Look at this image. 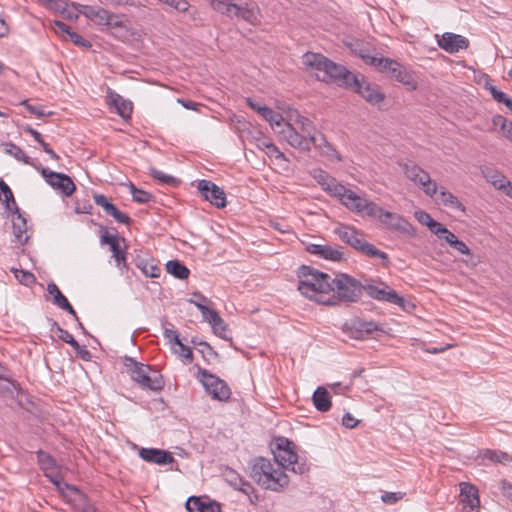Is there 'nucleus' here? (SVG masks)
Wrapping results in <instances>:
<instances>
[{"instance_id":"16","label":"nucleus","mask_w":512,"mask_h":512,"mask_svg":"<svg viewBox=\"0 0 512 512\" xmlns=\"http://www.w3.org/2000/svg\"><path fill=\"white\" fill-rule=\"evenodd\" d=\"M203 198L217 208L226 206V194L222 188L210 180H199L197 185Z\"/></svg>"},{"instance_id":"38","label":"nucleus","mask_w":512,"mask_h":512,"mask_svg":"<svg viewBox=\"0 0 512 512\" xmlns=\"http://www.w3.org/2000/svg\"><path fill=\"white\" fill-rule=\"evenodd\" d=\"M483 458L488 459L493 463L506 464L512 461V457L503 451L486 449L483 452Z\"/></svg>"},{"instance_id":"64","label":"nucleus","mask_w":512,"mask_h":512,"mask_svg":"<svg viewBox=\"0 0 512 512\" xmlns=\"http://www.w3.org/2000/svg\"><path fill=\"white\" fill-rule=\"evenodd\" d=\"M202 512H221L220 504L217 502H206Z\"/></svg>"},{"instance_id":"10","label":"nucleus","mask_w":512,"mask_h":512,"mask_svg":"<svg viewBox=\"0 0 512 512\" xmlns=\"http://www.w3.org/2000/svg\"><path fill=\"white\" fill-rule=\"evenodd\" d=\"M320 81L336 83L348 89L351 83H355L356 74L350 72L344 66L329 60L327 68L322 76H320Z\"/></svg>"},{"instance_id":"11","label":"nucleus","mask_w":512,"mask_h":512,"mask_svg":"<svg viewBox=\"0 0 512 512\" xmlns=\"http://www.w3.org/2000/svg\"><path fill=\"white\" fill-rule=\"evenodd\" d=\"M40 171L45 181L64 196H70L76 189L73 180L66 174L53 172L48 168L35 166Z\"/></svg>"},{"instance_id":"41","label":"nucleus","mask_w":512,"mask_h":512,"mask_svg":"<svg viewBox=\"0 0 512 512\" xmlns=\"http://www.w3.org/2000/svg\"><path fill=\"white\" fill-rule=\"evenodd\" d=\"M444 240L459 253L464 255H471L468 246L463 241L459 240L454 233L450 232L448 236H445Z\"/></svg>"},{"instance_id":"20","label":"nucleus","mask_w":512,"mask_h":512,"mask_svg":"<svg viewBox=\"0 0 512 512\" xmlns=\"http://www.w3.org/2000/svg\"><path fill=\"white\" fill-rule=\"evenodd\" d=\"M460 498L463 504L464 512H478L480 508V500L478 489L467 482L460 484Z\"/></svg>"},{"instance_id":"9","label":"nucleus","mask_w":512,"mask_h":512,"mask_svg":"<svg viewBox=\"0 0 512 512\" xmlns=\"http://www.w3.org/2000/svg\"><path fill=\"white\" fill-rule=\"evenodd\" d=\"M401 166L406 177L419 185L426 195L433 197L437 193L438 186L436 182L431 180L429 174L420 166L413 163H405Z\"/></svg>"},{"instance_id":"62","label":"nucleus","mask_w":512,"mask_h":512,"mask_svg":"<svg viewBox=\"0 0 512 512\" xmlns=\"http://www.w3.org/2000/svg\"><path fill=\"white\" fill-rule=\"evenodd\" d=\"M342 424L347 428H355L358 424V420H356L350 413H346L342 418Z\"/></svg>"},{"instance_id":"18","label":"nucleus","mask_w":512,"mask_h":512,"mask_svg":"<svg viewBox=\"0 0 512 512\" xmlns=\"http://www.w3.org/2000/svg\"><path fill=\"white\" fill-rule=\"evenodd\" d=\"M195 306L202 313L204 320L211 325L214 334L222 339H228L227 325L219 313L214 309L209 308L207 305H203L199 302H195Z\"/></svg>"},{"instance_id":"59","label":"nucleus","mask_w":512,"mask_h":512,"mask_svg":"<svg viewBox=\"0 0 512 512\" xmlns=\"http://www.w3.org/2000/svg\"><path fill=\"white\" fill-rule=\"evenodd\" d=\"M0 380L7 381L12 384L15 389L19 388V384L11 377L9 370L0 363Z\"/></svg>"},{"instance_id":"6","label":"nucleus","mask_w":512,"mask_h":512,"mask_svg":"<svg viewBox=\"0 0 512 512\" xmlns=\"http://www.w3.org/2000/svg\"><path fill=\"white\" fill-rule=\"evenodd\" d=\"M336 197L352 212L367 215L369 217H374L376 214H379L380 207L375 202L356 194L345 186L344 191H340Z\"/></svg>"},{"instance_id":"15","label":"nucleus","mask_w":512,"mask_h":512,"mask_svg":"<svg viewBox=\"0 0 512 512\" xmlns=\"http://www.w3.org/2000/svg\"><path fill=\"white\" fill-rule=\"evenodd\" d=\"M364 291L373 299L378 301H386L399 307L405 308V299L395 290L389 288L386 284L381 283L380 286L368 284L364 286Z\"/></svg>"},{"instance_id":"21","label":"nucleus","mask_w":512,"mask_h":512,"mask_svg":"<svg viewBox=\"0 0 512 512\" xmlns=\"http://www.w3.org/2000/svg\"><path fill=\"white\" fill-rule=\"evenodd\" d=\"M277 132L292 147L302 151H310L308 138L302 135L292 123L289 122L284 128L277 130Z\"/></svg>"},{"instance_id":"31","label":"nucleus","mask_w":512,"mask_h":512,"mask_svg":"<svg viewBox=\"0 0 512 512\" xmlns=\"http://www.w3.org/2000/svg\"><path fill=\"white\" fill-rule=\"evenodd\" d=\"M313 404L320 412H326L331 408L329 392L324 387H318L313 393Z\"/></svg>"},{"instance_id":"61","label":"nucleus","mask_w":512,"mask_h":512,"mask_svg":"<svg viewBox=\"0 0 512 512\" xmlns=\"http://www.w3.org/2000/svg\"><path fill=\"white\" fill-rule=\"evenodd\" d=\"M415 216L417 217V219L420 223H422L423 225H426L427 227H429L432 224V222L434 221V219L430 216V214L427 212H424V211L416 212Z\"/></svg>"},{"instance_id":"1","label":"nucleus","mask_w":512,"mask_h":512,"mask_svg":"<svg viewBox=\"0 0 512 512\" xmlns=\"http://www.w3.org/2000/svg\"><path fill=\"white\" fill-rule=\"evenodd\" d=\"M298 290L307 298L324 305L335 306L340 302H356L364 291V286L347 274L331 275L313 267H299Z\"/></svg>"},{"instance_id":"25","label":"nucleus","mask_w":512,"mask_h":512,"mask_svg":"<svg viewBox=\"0 0 512 512\" xmlns=\"http://www.w3.org/2000/svg\"><path fill=\"white\" fill-rule=\"evenodd\" d=\"M329 60L330 59L322 54L313 52H307L302 57V62L306 70L315 75L318 80H320V76H322L324 70L327 68Z\"/></svg>"},{"instance_id":"58","label":"nucleus","mask_w":512,"mask_h":512,"mask_svg":"<svg viewBox=\"0 0 512 512\" xmlns=\"http://www.w3.org/2000/svg\"><path fill=\"white\" fill-rule=\"evenodd\" d=\"M21 104L25 106L31 114L35 115L38 118H42L47 115V113L43 110L42 107L30 105L26 100L23 101Z\"/></svg>"},{"instance_id":"55","label":"nucleus","mask_w":512,"mask_h":512,"mask_svg":"<svg viewBox=\"0 0 512 512\" xmlns=\"http://www.w3.org/2000/svg\"><path fill=\"white\" fill-rule=\"evenodd\" d=\"M404 496V493L402 492H385L381 496V500L386 504H395L400 499H402Z\"/></svg>"},{"instance_id":"3","label":"nucleus","mask_w":512,"mask_h":512,"mask_svg":"<svg viewBox=\"0 0 512 512\" xmlns=\"http://www.w3.org/2000/svg\"><path fill=\"white\" fill-rule=\"evenodd\" d=\"M334 233L347 245L370 258H380L384 266L390 261L388 254L378 250L373 244L364 239L363 233L352 226L340 225L334 229Z\"/></svg>"},{"instance_id":"48","label":"nucleus","mask_w":512,"mask_h":512,"mask_svg":"<svg viewBox=\"0 0 512 512\" xmlns=\"http://www.w3.org/2000/svg\"><path fill=\"white\" fill-rule=\"evenodd\" d=\"M206 501H203L200 497L191 496L186 502V509L190 512H202Z\"/></svg>"},{"instance_id":"40","label":"nucleus","mask_w":512,"mask_h":512,"mask_svg":"<svg viewBox=\"0 0 512 512\" xmlns=\"http://www.w3.org/2000/svg\"><path fill=\"white\" fill-rule=\"evenodd\" d=\"M47 291L53 297V303L55 305H57L59 308L67 306L66 304L69 302L68 299L62 294L54 282H51L47 285Z\"/></svg>"},{"instance_id":"17","label":"nucleus","mask_w":512,"mask_h":512,"mask_svg":"<svg viewBox=\"0 0 512 512\" xmlns=\"http://www.w3.org/2000/svg\"><path fill=\"white\" fill-rule=\"evenodd\" d=\"M343 330L352 338L363 339L365 336H369L373 332L381 330V328L376 322L355 318L345 323Z\"/></svg>"},{"instance_id":"29","label":"nucleus","mask_w":512,"mask_h":512,"mask_svg":"<svg viewBox=\"0 0 512 512\" xmlns=\"http://www.w3.org/2000/svg\"><path fill=\"white\" fill-rule=\"evenodd\" d=\"M289 122L292 123L297 130L309 138L317 129L313 122L305 116H302L298 111L290 112Z\"/></svg>"},{"instance_id":"7","label":"nucleus","mask_w":512,"mask_h":512,"mask_svg":"<svg viewBox=\"0 0 512 512\" xmlns=\"http://www.w3.org/2000/svg\"><path fill=\"white\" fill-rule=\"evenodd\" d=\"M291 445V442L286 441L285 446L278 444L277 449L273 450L276 466L280 467L282 470L284 468L290 469L296 474L303 475L309 471V466L306 464V462L298 461L299 457L297 453L292 449Z\"/></svg>"},{"instance_id":"60","label":"nucleus","mask_w":512,"mask_h":512,"mask_svg":"<svg viewBox=\"0 0 512 512\" xmlns=\"http://www.w3.org/2000/svg\"><path fill=\"white\" fill-rule=\"evenodd\" d=\"M500 490L507 499L512 501V483H509L507 480H501Z\"/></svg>"},{"instance_id":"32","label":"nucleus","mask_w":512,"mask_h":512,"mask_svg":"<svg viewBox=\"0 0 512 512\" xmlns=\"http://www.w3.org/2000/svg\"><path fill=\"white\" fill-rule=\"evenodd\" d=\"M111 104L115 107L117 113L124 119L130 117L132 113V103L123 99L120 95L114 93L110 96Z\"/></svg>"},{"instance_id":"51","label":"nucleus","mask_w":512,"mask_h":512,"mask_svg":"<svg viewBox=\"0 0 512 512\" xmlns=\"http://www.w3.org/2000/svg\"><path fill=\"white\" fill-rule=\"evenodd\" d=\"M236 490H239L247 495L252 504L258 500V496L255 493L253 486L246 480H243V485H240V487H238Z\"/></svg>"},{"instance_id":"49","label":"nucleus","mask_w":512,"mask_h":512,"mask_svg":"<svg viewBox=\"0 0 512 512\" xmlns=\"http://www.w3.org/2000/svg\"><path fill=\"white\" fill-rule=\"evenodd\" d=\"M319 151H320V154L322 156L326 157L328 160L336 161V162L342 161L341 155L337 152V150L333 147V145L331 143L327 144Z\"/></svg>"},{"instance_id":"28","label":"nucleus","mask_w":512,"mask_h":512,"mask_svg":"<svg viewBox=\"0 0 512 512\" xmlns=\"http://www.w3.org/2000/svg\"><path fill=\"white\" fill-rule=\"evenodd\" d=\"M10 211L12 212V215H13V219H12L13 234L19 243L24 244L28 240V236L25 235V233L27 232V229H28L27 219L21 213V211L17 205H15L14 209H12Z\"/></svg>"},{"instance_id":"22","label":"nucleus","mask_w":512,"mask_h":512,"mask_svg":"<svg viewBox=\"0 0 512 512\" xmlns=\"http://www.w3.org/2000/svg\"><path fill=\"white\" fill-rule=\"evenodd\" d=\"M311 176L331 196L336 197L340 191H344V185L322 169H314L311 172Z\"/></svg>"},{"instance_id":"43","label":"nucleus","mask_w":512,"mask_h":512,"mask_svg":"<svg viewBox=\"0 0 512 512\" xmlns=\"http://www.w3.org/2000/svg\"><path fill=\"white\" fill-rule=\"evenodd\" d=\"M488 90L490 91L492 97L494 100H496L498 103H502L504 104L509 110L510 112L512 113V99L509 98L507 96V94H505L504 92L502 91H499L496 87L494 86H489L487 87Z\"/></svg>"},{"instance_id":"42","label":"nucleus","mask_w":512,"mask_h":512,"mask_svg":"<svg viewBox=\"0 0 512 512\" xmlns=\"http://www.w3.org/2000/svg\"><path fill=\"white\" fill-rule=\"evenodd\" d=\"M129 189L135 202L145 204L153 199V195L151 193L135 187L132 183H130Z\"/></svg>"},{"instance_id":"24","label":"nucleus","mask_w":512,"mask_h":512,"mask_svg":"<svg viewBox=\"0 0 512 512\" xmlns=\"http://www.w3.org/2000/svg\"><path fill=\"white\" fill-rule=\"evenodd\" d=\"M438 45L446 52L454 54L460 50L467 49L469 46V40L462 35L446 32L438 40Z\"/></svg>"},{"instance_id":"57","label":"nucleus","mask_w":512,"mask_h":512,"mask_svg":"<svg viewBox=\"0 0 512 512\" xmlns=\"http://www.w3.org/2000/svg\"><path fill=\"white\" fill-rule=\"evenodd\" d=\"M211 5L214 10L226 14L225 8L232 7L234 3H231L230 0H212Z\"/></svg>"},{"instance_id":"37","label":"nucleus","mask_w":512,"mask_h":512,"mask_svg":"<svg viewBox=\"0 0 512 512\" xmlns=\"http://www.w3.org/2000/svg\"><path fill=\"white\" fill-rule=\"evenodd\" d=\"M482 172L488 182L492 183L498 189L504 188L506 177L503 174L493 168H485Z\"/></svg>"},{"instance_id":"26","label":"nucleus","mask_w":512,"mask_h":512,"mask_svg":"<svg viewBox=\"0 0 512 512\" xmlns=\"http://www.w3.org/2000/svg\"><path fill=\"white\" fill-rule=\"evenodd\" d=\"M139 456L146 462L158 465L171 464L175 461L172 453L158 448H141Z\"/></svg>"},{"instance_id":"34","label":"nucleus","mask_w":512,"mask_h":512,"mask_svg":"<svg viewBox=\"0 0 512 512\" xmlns=\"http://www.w3.org/2000/svg\"><path fill=\"white\" fill-rule=\"evenodd\" d=\"M437 200L446 207L457 209L462 212L465 211V206L457 199V197L444 188L440 190Z\"/></svg>"},{"instance_id":"4","label":"nucleus","mask_w":512,"mask_h":512,"mask_svg":"<svg viewBox=\"0 0 512 512\" xmlns=\"http://www.w3.org/2000/svg\"><path fill=\"white\" fill-rule=\"evenodd\" d=\"M125 368L131 379L137 382L142 388L159 391L164 387L163 376L158 371H153L152 374H150L151 367L149 365L126 357Z\"/></svg>"},{"instance_id":"8","label":"nucleus","mask_w":512,"mask_h":512,"mask_svg":"<svg viewBox=\"0 0 512 512\" xmlns=\"http://www.w3.org/2000/svg\"><path fill=\"white\" fill-rule=\"evenodd\" d=\"M199 380L206 392L218 401H227L231 396V390L227 383L218 376L210 373L207 369H198Z\"/></svg>"},{"instance_id":"2","label":"nucleus","mask_w":512,"mask_h":512,"mask_svg":"<svg viewBox=\"0 0 512 512\" xmlns=\"http://www.w3.org/2000/svg\"><path fill=\"white\" fill-rule=\"evenodd\" d=\"M250 476L263 488L277 492L282 491L289 483L284 471L264 457H257L252 461Z\"/></svg>"},{"instance_id":"50","label":"nucleus","mask_w":512,"mask_h":512,"mask_svg":"<svg viewBox=\"0 0 512 512\" xmlns=\"http://www.w3.org/2000/svg\"><path fill=\"white\" fill-rule=\"evenodd\" d=\"M224 476L229 485H231L234 489H237L240 487V485H243L244 479L232 469H227Z\"/></svg>"},{"instance_id":"5","label":"nucleus","mask_w":512,"mask_h":512,"mask_svg":"<svg viewBox=\"0 0 512 512\" xmlns=\"http://www.w3.org/2000/svg\"><path fill=\"white\" fill-rule=\"evenodd\" d=\"M371 65L376 67L381 73H384L387 77L400 82L410 91H414L418 88V83L413 77V74L409 72L406 67L390 58H373L371 59Z\"/></svg>"},{"instance_id":"27","label":"nucleus","mask_w":512,"mask_h":512,"mask_svg":"<svg viewBox=\"0 0 512 512\" xmlns=\"http://www.w3.org/2000/svg\"><path fill=\"white\" fill-rule=\"evenodd\" d=\"M94 202L103 208L106 214L112 216L118 223L129 224L131 218L118 210V208L112 204L105 195L94 194Z\"/></svg>"},{"instance_id":"54","label":"nucleus","mask_w":512,"mask_h":512,"mask_svg":"<svg viewBox=\"0 0 512 512\" xmlns=\"http://www.w3.org/2000/svg\"><path fill=\"white\" fill-rule=\"evenodd\" d=\"M271 127L274 129V130H279V129H282L285 127V125H287L289 123V120L288 121H285L283 116L277 112L274 111L272 117L270 118V121H269Z\"/></svg>"},{"instance_id":"44","label":"nucleus","mask_w":512,"mask_h":512,"mask_svg":"<svg viewBox=\"0 0 512 512\" xmlns=\"http://www.w3.org/2000/svg\"><path fill=\"white\" fill-rule=\"evenodd\" d=\"M12 272L14 273L15 278L25 286H31L36 281L35 276L29 271L12 268Z\"/></svg>"},{"instance_id":"35","label":"nucleus","mask_w":512,"mask_h":512,"mask_svg":"<svg viewBox=\"0 0 512 512\" xmlns=\"http://www.w3.org/2000/svg\"><path fill=\"white\" fill-rule=\"evenodd\" d=\"M1 146L4 148L5 153L13 156L15 159L22 161L25 164L33 165L34 167L36 166L31 162L30 157L27 156L25 154V152L19 146L15 145L14 143H12V142L2 143Z\"/></svg>"},{"instance_id":"45","label":"nucleus","mask_w":512,"mask_h":512,"mask_svg":"<svg viewBox=\"0 0 512 512\" xmlns=\"http://www.w3.org/2000/svg\"><path fill=\"white\" fill-rule=\"evenodd\" d=\"M150 175L158 180L160 183H163V184H167V185H172V186H175L179 183V181L171 176V175H167L159 170H157L156 168H150Z\"/></svg>"},{"instance_id":"30","label":"nucleus","mask_w":512,"mask_h":512,"mask_svg":"<svg viewBox=\"0 0 512 512\" xmlns=\"http://www.w3.org/2000/svg\"><path fill=\"white\" fill-rule=\"evenodd\" d=\"M226 15L228 16H236L241 18L248 23L255 24L258 20L257 12L253 8L242 7L234 4L230 8H225Z\"/></svg>"},{"instance_id":"53","label":"nucleus","mask_w":512,"mask_h":512,"mask_svg":"<svg viewBox=\"0 0 512 512\" xmlns=\"http://www.w3.org/2000/svg\"><path fill=\"white\" fill-rule=\"evenodd\" d=\"M138 267L142 270V272L146 276H149L151 278L159 277V275L161 273L160 267H158L157 265H154V264L145 263L142 265H138Z\"/></svg>"},{"instance_id":"13","label":"nucleus","mask_w":512,"mask_h":512,"mask_svg":"<svg viewBox=\"0 0 512 512\" xmlns=\"http://www.w3.org/2000/svg\"><path fill=\"white\" fill-rule=\"evenodd\" d=\"M374 217L378 218L387 228L397 231L407 236L415 235L413 226L401 215L385 211L380 207L379 214Z\"/></svg>"},{"instance_id":"47","label":"nucleus","mask_w":512,"mask_h":512,"mask_svg":"<svg viewBox=\"0 0 512 512\" xmlns=\"http://www.w3.org/2000/svg\"><path fill=\"white\" fill-rule=\"evenodd\" d=\"M309 146L313 144L314 148L317 150H321L324 146L329 144L325 135L319 131H315L309 138Z\"/></svg>"},{"instance_id":"33","label":"nucleus","mask_w":512,"mask_h":512,"mask_svg":"<svg viewBox=\"0 0 512 512\" xmlns=\"http://www.w3.org/2000/svg\"><path fill=\"white\" fill-rule=\"evenodd\" d=\"M166 270L168 273L180 280L187 279L190 274L189 269L179 260L168 261L166 263Z\"/></svg>"},{"instance_id":"56","label":"nucleus","mask_w":512,"mask_h":512,"mask_svg":"<svg viewBox=\"0 0 512 512\" xmlns=\"http://www.w3.org/2000/svg\"><path fill=\"white\" fill-rule=\"evenodd\" d=\"M68 39L77 46L85 47V48L91 47V43L88 40L84 39L82 36H80L79 34H77L74 31L69 33Z\"/></svg>"},{"instance_id":"63","label":"nucleus","mask_w":512,"mask_h":512,"mask_svg":"<svg viewBox=\"0 0 512 512\" xmlns=\"http://www.w3.org/2000/svg\"><path fill=\"white\" fill-rule=\"evenodd\" d=\"M501 129L506 137L512 141V122H508L507 120L502 119Z\"/></svg>"},{"instance_id":"46","label":"nucleus","mask_w":512,"mask_h":512,"mask_svg":"<svg viewBox=\"0 0 512 512\" xmlns=\"http://www.w3.org/2000/svg\"><path fill=\"white\" fill-rule=\"evenodd\" d=\"M174 344L179 347V350L177 351L178 355L188 363H191L193 361V352L188 346L181 342L179 335H174Z\"/></svg>"},{"instance_id":"39","label":"nucleus","mask_w":512,"mask_h":512,"mask_svg":"<svg viewBox=\"0 0 512 512\" xmlns=\"http://www.w3.org/2000/svg\"><path fill=\"white\" fill-rule=\"evenodd\" d=\"M37 457L40 468L44 471V474L57 469L55 459L48 453L39 451Z\"/></svg>"},{"instance_id":"36","label":"nucleus","mask_w":512,"mask_h":512,"mask_svg":"<svg viewBox=\"0 0 512 512\" xmlns=\"http://www.w3.org/2000/svg\"><path fill=\"white\" fill-rule=\"evenodd\" d=\"M45 476L56 486L58 491L63 492L64 489H69L74 491L80 498H84V495L79 493L75 486L63 482V479L57 469L46 473Z\"/></svg>"},{"instance_id":"52","label":"nucleus","mask_w":512,"mask_h":512,"mask_svg":"<svg viewBox=\"0 0 512 512\" xmlns=\"http://www.w3.org/2000/svg\"><path fill=\"white\" fill-rule=\"evenodd\" d=\"M430 231L435 234L440 239H445V236H448L451 231H449L443 224L434 220L432 224L428 227Z\"/></svg>"},{"instance_id":"14","label":"nucleus","mask_w":512,"mask_h":512,"mask_svg":"<svg viewBox=\"0 0 512 512\" xmlns=\"http://www.w3.org/2000/svg\"><path fill=\"white\" fill-rule=\"evenodd\" d=\"M80 12L85 15L88 19L98 25H106L111 27H122V21L118 20V17L110 13L108 10L90 5H81Z\"/></svg>"},{"instance_id":"12","label":"nucleus","mask_w":512,"mask_h":512,"mask_svg":"<svg viewBox=\"0 0 512 512\" xmlns=\"http://www.w3.org/2000/svg\"><path fill=\"white\" fill-rule=\"evenodd\" d=\"M348 89L358 93L371 105L379 104L385 98V95L380 91L379 87L366 81L362 75H356L355 83H351Z\"/></svg>"},{"instance_id":"19","label":"nucleus","mask_w":512,"mask_h":512,"mask_svg":"<svg viewBox=\"0 0 512 512\" xmlns=\"http://www.w3.org/2000/svg\"><path fill=\"white\" fill-rule=\"evenodd\" d=\"M306 251L325 260L334 262L344 260L342 248L337 245L310 243L306 245Z\"/></svg>"},{"instance_id":"23","label":"nucleus","mask_w":512,"mask_h":512,"mask_svg":"<svg viewBox=\"0 0 512 512\" xmlns=\"http://www.w3.org/2000/svg\"><path fill=\"white\" fill-rule=\"evenodd\" d=\"M100 242L102 245L107 244L110 246L112 257L115 259L118 267L126 266V253L120 246V242H125L124 238H119L117 235H110L107 230L101 235Z\"/></svg>"}]
</instances>
